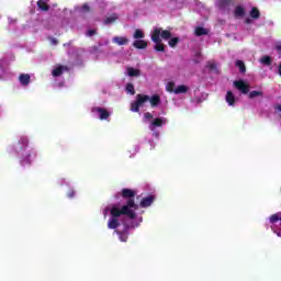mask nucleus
Instances as JSON below:
<instances>
[{"instance_id": "f257e3e1", "label": "nucleus", "mask_w": 281, "mask_h": 281, "mask_svg": "<svg viewBox=\"0 0 281 281\" xmlns=\"http://www.w3.org/2000/svg\"><path fill=\"white\" fill-rule=\"evenodd\" d=\"M137 190L122 189L115 194V199H124L125 203H112L102 209L103 218L110 216L108 229H115L121 243L128 240V231L139 227L144 221L142 214L146 207H150L157 200L155 193L144 196L139 204L135 203Z\"/></svg>"}, {"instance_id": "f03ea898", "label": "nucleus", "mask_w": 281, "mask_h": 281, "mask_svg": "<svg viewBox=\"0 0 281 281\" xmlns=\"http://www.w3.org/2000/svg\"><path fill=\"white\" fill-rule=\"evenodd\" d=\"M9 155H18L20 165L22 167L32 166L38 157L36 147L30 146V137L27 135H20L16 145L7 147Z\"/></svg>"}, {"instance_id": "7ed1b4c3", "label": "nucleus", "mask_w": 281, "mask_h": 281, "mask_svg": "<svg viewBox=\"0 0 281 281\" xmlns=\"http://www.w3.org/2000/svg\"><path fill=\"white\" fill-rule=\"evenodd\" d=\"M161 102L159 95L154 94L148 97L146 94H137L136 100L131 103V111L133 113H139V109H145V106H157Z\"/></svg>"}, {"instance_id": "20e7f679", "label": "nucleus", "mask_w": 281, "mask_h": 281, "mask_svg": "<svg viewBox=\"0 0 281 281\" xmlns=\"http://www.w3.org/2000/svg\"><path fill=\"white\" fill-rule=\"evenodd\" d=\"M151 41L153 43H156L155 49L156 52H164L165 46L161 44V38L164 41H168V38H171L172 33L168 30H161V27H154V30L150 32Z\"/></svg>"}, {"instance_id": "39448f33", "label": "nucleus", "mask_w": 281, "mask_h": 281, "mask_svg": "<svg viewBox=\"0 0 281 281\" xmlns=\"http://www.w3.org/2000/svg\"><path fill=\"white\" fill-rule=\"evenodd\" d=\"M144 122H149V131L154 133V136L159 137V132H157V130L161 128V126H166V124H168V119L164 116L153 119V114L146 112L144 114Z\"/></svg>"}, {"instance_id": "423d86ee", "label": "nucleus", "mask_w": 281, "mask_h": 281, "mask_svg": "<svg viewBox=\"0 0 281 281\" xmlns=\"http://www.w3.org/2000/svg\"><path fill=\"white\" fill-rule=\"evenodd\" d=\"M85 12H89L88 4H83L81 7H75L74 10L64 9L65 19L61 22V27H66V25H69V21H67V16H76L77 14H85Z\"/></svg>"}, {"instance_id": "0eeeda50", "label": "nucleus", "mask_w": 281, "mask_h": 281, "mask_svg": "<svg viewBox=\"0 0 281 281\" xmlns=\"http://www.w3.org/2000/svg\"><path fill=\"white\" fill-rule=\"evenodd\" d=\"M165 89L168 93H175V95H181L188 93L190 91V88L186 85H179L173 80H169L166 82Z\"/></svg>"}, {"instance_id": "6e6552de", "label": "nucleus", "mask_w": 281, "mask_h": 281, "mask_svg": "<svg viewBox=\"0 0 281 281\" xmlns=\"http://www.w3.org/2000/svg\"><path fill=\"white\" fill-rule=\"evenodd\" d=\"M270 228L279 238H281V212L274 213L269 217Z\"/></svg>"}, {"instance_id": "1a4fd4ad", "label": "nucleus", "mask_w": 281, "mask_h": 281, "mask_svg": "<svg viewBox=\"0 0 281 281\" xmlns=\"http://www.w3.org/2000/svg\"><path fill=\"white\" fill-rule=\"evenodd\" d=\"M91 113L93 117H98V120H109V117H111L112 112L104 108L95 106L92 108Z\"/></svg>"}, {"instance_id": "9d476101", "label": "nucleus", "mask_w": 281, "mask_h": 281, "mask_svg": "<svg viewBox=\"0 0 281 281\" xmlns=\"http://www.w3.org/2000/svg\"><path fill=\"white\" fill-rule=\"evenodd\" d=\"M233 86L237 91H240V93H244V95H247L249 93V82L240 79L233 82Z\"/></svg>"}, {"instance_id": "9b49d317", "label": "nucleus", "mask_w": 281, "mask_h": 281, "mask_svg": "<svg viewBox=\"0 0 281 281\" xmlns=\"http://www.w3.org/2000/svg\"><path fill=\"white\" fill-rule=\"evenodd\" d=\"M249 16L250 18H246L245 19V23L247 24H251L254 23V21H258V19H260V10H258V8H252L249 12Z\"/></svg>"}, {"instance_id": "f8f14e48", "label": "nucleus", "mask_w": 281, "mask_h": 281, "mask_svg": "<svg viewBox=\"0 0 281 281\" xmlns=\"http://www.w3.org/2000/svg\"><path fill=\"white\" fill-rule=\"evenodd\" d=\"M215 5L222 12H229V5H232V0H215Z\"/></svg>"}, {"instance_id": "ddd939ff", "label": "nucleus", "mask_w": 281, "mask_h": 281, "mask_svg": "<svg viewBox=\"0 0 281 281\" xmlns=\"http://www.w3.org/2000/svg\"><path fill=\"white\" fill-rule=\"evenodd\" d=\"M66 71H69V68H67V66L57 65L53 68L52 76L53 78H60V76H63V74H66Z\"/></svg>"}, {"instance_id": "4468645a", "label": "nucleus", "mask_w": 281, "mask_h": 281, "mask_svg": "<svg viewBox=\"0 0 281 281\" xmlns=\"http://www.w3.org/2000/svg\"><path fill=\"white\" fill-rule=\"evenodd\" d=\"M117 19H120V14L110 13L103 19L102 23H103V25H113V23H115V21H117Z\"/></svg>"}, {"instance_id": "2eb2a0df", "label": "nucleus", "mask_w": 281, "mask_h": 281, "mask_svg": "<svg viewBox=\"0 0 281 281\" xmlns=\"http://www.w3.org/2000/svg\"><path fill=\"white\" fill-rule=\"evenodd\" d=\"M112 43H114V45H119V46L128 45V38L125 36H114L112 38Z\"/></svg>"}, {"instance_id": "dca6fc26", "label": "nucleus", "mask_w": 281, "mask_h": 281, "mask_svg": "<svg viewBox=\"0 0 281 281\" xmlns=\"http://www.w3.org/2000/svg\"><path fill=\"white\" fill-rule=\"evenodd\" d=\"M126 76H130V78H137V77L142 76V71L137 68L127 67Z\"/></svg>"}, {"instance_id": "f3484780", "label": "nucleus", "mask_w": 281, "mask_h": 281, "mask_svg": "<svg viewBox=\"0 0 281 281\" xmlns=\"http://www.w3.org/2000/svg\"><path fill=\"white\" fill-rule=\"evenodd\" d=\"M225 100H226L228 106H235L236 105V95H234V92L227 91Z\"/></svg>"}, {"instance_id": "a211bd4d", "label": "nucleus", "mask_w": 281, "mask_h": 281, "mask_svg": "<svg viewBox=\"0 0 281 281\" xmlns=\"http://www.w3.org/2000/svg\"><path fill=\"white\" fill-rule=\"evenodd\" d=\"M37 8L43 12H47L49 10V0H38Z\"/></svg>"}, {"instance_id": "6ab92c4d", "label": "nucleus", "mask_w": 281, "mask_h": 281, "mask_svg": "<svg viewBox=\"0 0 281 281\" xmlns=\"http://www.w3.org/2000/svg\"><path fill=\"white\" fill-rule=\"evenodd\" d=\"M133 47H136V49H146V47H148V43L144 40H136L133 43Z\"/></svg>"}, {"instance_id": "aec40b11", "label": "nucleus", "mask_w": 281, "mask_h": 281, "mask_svg": "<svg viewBox=\"0 0 281 281\" xmlns=\"http://www.w3.org/2000/svg\"><path fill=\"white\" fill-rule=\"evenodd\" d=\"M30 79L31 77L27 74L20 75L19 77L20 85H22V87H27V85H30Z\"/></svg>"}, {"instance_id": "412c9836", "label": "nucleus", "mask_w": 281, "mask_h": 281, "mask_svg": "<svg viewBox=\"0 0 281 281\" xmlns=\"http://www.w3.org/2000/svg\"><path fill=\"white\" fill-rule=\"evenodd\" d=\"M235 16L236 19H243V16H245V8H243L241 5L236 7Z\"/></svg>"}, {"instance_id": "4be33fe9", "label": "nucleus", "mask_w": 281, "mask_h": 281, "mask_svg": "<svg viewBox=\"0 0 281 281\" xmlns=\"http://www.w3.org/2000/svg\"><path fill=\"white\" fill-rule=\"evenodd\" d=\"M207 29H204L203 26L195 27V36H205L207 35Z\"/></svg>"}, {"instance_id": "5701e85b", "label": "nucleus", "mask_w": 281, "mask_h": 281, "mask_svg": "<svg viewBox=\"0 0 281 281\" xmlns=\"http://www.w3.org/2000/svg\"><path fill=\"white\" fill-rule=\"evenodd\" d=\"M133 38H135L136 41H139V38H144V31L137 29L134 32Z\"/></svg>"}, {"instance_id": "b1692460", "label": "nucleus", "mask_w": 281, "mask_h": 281, "mask_svg": "<svg viewBox=\"0 0 281 281\" xmlns=\"http://www.w3.org/2000/svg\"><path fill=\"white\" fill-rule=\"evenodd\" d=\"M236 67H238L239 71H241V74H245V71H247V69L245 68V63L243 60H237L235 63Z\"/></svg>"}, {"instance_id": "393cba45", "label": "nucleus", "mask_w": 281, "mask_h": 281, "mask_svg": "<svg viewBox=\"0 0 281 281\" xmlns=\"http://www.w3.org/2000/svg\"><path fill=\"white\" fill-rule=\"evenodd\" d=\"M260 63L261 65H267L269 67V65H271V57L270 56H263L260 58Z\"/></svg>"}, {"instance_id": "a878e982", "label": "nucleus", "mask_w": 281, "mask_h": 281, "mask_svg": "<svg viewBox=\"0 0 281 281\" xmlns=\"http://www.w3.org/2000/svg\"><path fill=\"white\" fill-rule=\"evenodd\" d=\"M207 69H210L211 71H218V67L216 66L215 61H209L206 65Z\"/></svg>"}, {"instance_id": "bb28decb", "label": "nucleus", "mask_w": 281, "mask_h": 281, "mask_svg": "<svg viewBox=\"0 0 281 281\" xmlns=\"http://www.w3.org/2000/svg\"><path fill=\"white\" fill-rule=\"evenodd\" d=\"M125 91L131 93V95H135V87L132 83L126 85Z\"/></svg>"}, {"instance_id": "cd10ccee", "label": "nucleus", "mask_w": 281, "mask_h": 281, "mask_svg": "<svg viewBox=\"0 0 281 281\" xmlns=\"http://www.w3.org/2000/svg\"><path fill=\"white\" fill-rule=\"evenodd\" d=\"M178 43H179V37H172L168 42L169 47H177Z\"/></svg>"}, {"instance_id": "c85d7f7f", "label": "nucleus", "mask_w": 281, "mask_h": 281, "mask_svg": "<svg viewBox=\"0 0 281 281\" xmlns=\"http://www.w3.org/2000/svg\"><path fill=\"white\" fill-rule=\"evenodd\" d=\"M260 95H262V91H251V92L249 93V98H250V99L258 98V97H260Z\"/></svg>"}, {"instance_id": "c756f323", "label": "nucleus", "mask_w": 281, "mask_h": 281, "mask_svg": "<svg viewBox=\"0 0 281 281\" xmlns=\"http://www.w3.org/2000/svg\"><path fill=\"white\" fill-rule=\"evenodd\" d=\"M57 183H58V186H69L68 180L65 179V178H59V179L57 180Z\"/></svg>"}, {"instance_id": "7c9ffc66", "label": "nucleus", "mask_w": 281, "mask_h": 281, "mask_svg": "<svg viewBox=\"0 0 281 281\" xmlns=\"http://www.w3.org/2000/svg\"><path fill=\"white\" fill-rule=\"evenodd\" d=\"M137 153H139V145H135L133 151L130 150V154H131L130 157H135V155H137Z\"/></svg>"}, {"instance_id": "2f4dec72", "label": "nucleus", "mask_w": 281, "mask_h": 281, "mask_svg": "<svg viewBox=\"0 0 281 281\" xmlns=\"http://www.w3.org/2000/svg\"><path fill=\"white\" fill-rule=\"evenodd\" d=\"M67 196H68V199H74V198L76 196V190L70 189V190L67 192Z\"/></svg>"}, {"instance_id": "473e14b6", "label": "nucleus", "mask_w": 281, "mask_h": 281, "mask_svg": "<svg viewBox=\"0 0 281 281\" xmlns=\"http://www.w3.org/2000/svg\"><path fill=\"white\" fill-rule=\"evenodd\" d=\"M86 36H95V30H89V31H87V33H86Z\"/></svg>"}, {"instance_id": "72a5a7b5", "label": "nucleus", "mask_w": 281, "mask_h": 281, "mask_svg": "<svg viewBox=\"0 0 281 281\" xmlns=\"http://www.w3.org/2000/svg\"><path fill=\"white\" fill-rule=\"evenodd\" d=\"M55 87H65V80H61L60 82H55Z\"/></svg>"}, {"instance_id": "f704fd0d", "label": "nucleus", "mask_w": 281, "mask_h": 281, "mask_svg": "<svg viewBox=\"0 0 281 281\" xmlns=\"http://www.w3.org/2000/svg\"><path fill=\"white\" fill-rule=\"evenodd\" d=\"M9 21V25H14V23H16V20H14L13 18H8Z\"/></svg>"}, {"instance_id": "c9c22d12", "label": "nucleus", "mask_w": 281, "mask_h": 281, "mask_svg": "<svg viewBox=\"0 0 281 281\" xmlns=\"http://www.w3.org/2000/svg\"><path fill=\"white\" fill-rule=\"evenodd\" d=\"M277 74H278V76H280V78H281V64L278 65Z\"/></svg>"}, {"instance_id": "e433bc0d", "label": "nucleus", "mask_w": 281, "mask_h": 281, "mask_svg": "<svg viewBox=\"0 0 281 281\" xmlns=\"http://www.w3.org/2000/svg\"><path fill=\"white\" fill-rule=\"evenodd\" d=\"M276 112H277V113H281V105H277V106H276Z\"/></svg>"}, {"instance_id": "4c0bfd02", "label": "nucleus", "mask_w": 281, "mask_h": 281, "mask_svg": "<svg viewBox=\"0 0 281 281\" xmlns=\"http://www.w3.org/2000/svg\"><path fill=\"white\" fill-rule=\"evenodd\" d=\"M277 52H281V45L277 46Z\"/></svg>"}, {"instance_id": "58836bf2", "label": "nucleus", "mask_w": 281, "mask_h": 281, "mask_svg": "<svg viewBox=\"0 0 281 281\" xmlns=\"http://www.w3.org/2000/svg\"><path fill=\"white\" fill-rule=\"evenodd\" d=\"M53 45H56V40H52Z\"/></svg>"}, {"instance_id": "ea45409f", "label": "nucleus", "mask_w": 281, "mask_h": 281, "mask_svg": "<svg viewBox=\"0 0 281 281\" xmlns=\"http://www.w3.org/2000/svg\"><path fill=\"white\" fill-rule=\"evenodd\" d=\"M0 117H1V110H0Z\"/></svg>"}]
</instances>
